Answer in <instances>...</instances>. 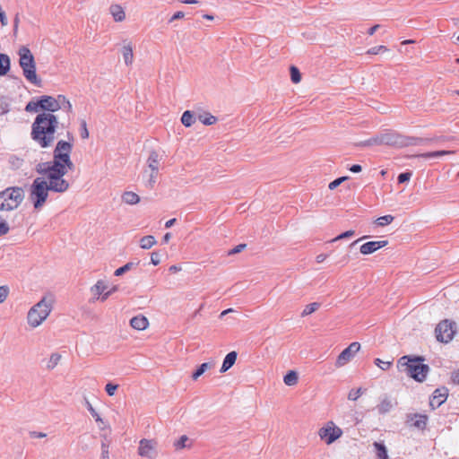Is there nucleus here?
Here are the masks:
<instances>
[{"mask_svg": "<svg viewBox=\"0 0 459 459\" xmlns=\"http://www.w3.org/2000/svg\"><path fill=\"white\" fill-rule=\"evenodd\" d=\"M56 124V117L52 113L39 114L31 126L32 140L42 148L49 146L55 138Z\"/></svg>", "mask_w": 459, "mask_h": 459, "instance_id": "nucleus-1", "label": "nucleus"}, {"mask_svg": "<svg viewBox=\"0 0 459 459\" xmlns=\"http://www.w3.org/2000/svg\"><path fill=\"white\" fill-rule=\"evenodd\" d=\"M423 360L424 358L420 356H403L399 359L397 367L414 380L423 382L429 372V367L422 363Z\"/></svg>", "mask_w": 459, "mask_h": 459, "instance_id": "nucleus-2", "label": "nucleus"}, {"mask_svg": "<svg viewBox=\"0 0 459 459\" xmlns=\"http://www.w3.org/2000/svg\"><path fill=\"white\" fill-rule=\"evenodd\" d=\"M57 192V182H47L45 178H36L30 187L29 200L34 209H40L46 203L48 191Z\"/></svg>", "mask_w": 459, "mask_h": 459, "instance_id": "nucleus-3", "label": "nucleus"}, {"mask_svg": "<svg viewBox=\"0 0 459 459\" xmlns=\"http://www.w3.org/2000/svg\"><path fill=\"white\" fill-rule=\"evenodd\" d=\"M445 137H437L433 139V141H446ZM429 141V139L422 138H415V137H405L398 134L394 131H385L380 134H378V142L381 145H390V146H410V145H419L422 144L424 142ZM432 141V139L430 140Z\"/></svg>", "mask_w": 459, "mask_h": 459, "instance_id": "nucleus-4", "label": "nucleus"}, {"mask_svg": "<svg viewBox=\"0 0 459 459\" xmlns=\"http://www.w3.org/2000/svg\"><path fill=\"white\" fill-rule=\"evenodd\" d=\"M20 65L22 68L24 77L32 84L40 86L41 81L36 74V65L32 54L30 49L23 47L19 51Z\"/></svg>", "mask_w": 459, "mask_h": 459, "instance_id": "nucleus-5", "label": "nucleus"}, {"mask_svg": "<svg viewBox=\"0 0 459 459\" xmlns=\"http://www.w3.org/2000/svg\"><path fill=\"white\" fill-rule=\"evenodd\" d=\"M24 198L22 187H8L0 192V211H12L16 209Z\"/></svg>", "mask_w": 459, "mask_h": 459, "instance_id": "nucleus-6", "label": "nucleus"}, {"mask_svg": "<svg viewBox=\"0 0 459 459\" xmlns=\"http://www.w3.org/2000/svg\"><path fill=\"white\" fill-rule=\"evenodd\" d=\"M50 312V307L43 299L34 305L28 312V324L32 327L39 326L47 318Z\"/></svg>", "mask_w": 459, "mask_h": 459, "instance_id": "nucleus-7", "label": "nucleus"}, {"mask_svg": "<svg viewBox=\"0 0 459 459\" xmlns=\"http://www.w3.org/2000/svg\"><path fill=\"white\" fill-rule=\"evenodd\" d=\"M36 171L49 182H57V145L53 151V160L49 162H41L36 166Z\"/></svg>", "mask_w": 459, "mask_h": 459, "instance_id": "nucleus-8", "label": "nucleus"}, {"mask_svg": "<svg viewBox=\"0 0 459 459\" xmlns=\"http://www.w3.org/2000/svg\"><path fill=\"white\" fill-rule=\"evenodd\" d=\"M91 293L92 294V298L91 299V302L96 300H100L101 302L106 301L113 293L118 290V286L114 285L109 290H108V284L103 280H99L97 282L91 287Z\"/></svg>", "mask_w": 459, "mask_h": 459, "instance_id": "nucleus-9", "label": "nucleus"}, {"mask_svg": "<svg viewBox=\"0 0 459 459\" xmlns=\"http://www.w3.org/2000/svg\"><path fill=\"white\" fill-rule=\"evenodd\" d=\"M342 430L333 421L330 420L318 430L319 437L327 445L333 444L342 436Z\"/></svg>", "mask_w": 459, "mask_h": 459, "instance_id": "nucleus-10", "label": "nucleus"}, {"mask_svg": "<svg viewBox=\"0 0 459 459\" xmlns=\"http://www.w3.org/2000/svg\"><path fill=\"white\" fill-rule=\"evenodd\" d=\"M435 333L438 342L447 343L455 333V324L447 319L443 320L437 325Z\"/></svg>", "mask_w": 459, "mask_h": 459, "instance_id": "nucleus-11", "label": "nucleus"}, {"mask_svg": "<svg viewBox=\"0 0 459 459\" xmlns=\"http://www.w3.org/2000/svg\"><path fill=\"white\" fill-rule=\"evenodd\" d=\"M137 453L141 457L156 459L159 455L158 442L155 439L142 438L139 441Z\"/></svg>", "mask_w": 459, "mask_h": 459, "instance_id": "nucleus-12", "label": "nucleus"}, {"mask_svg": "<svg viewBox=\"0 0 459 459\" xmlns=\"http://www.w3.org/2000/svg\"><path fill=\"white\" fill-rule=\"evenodd\" d=\"M360 344L357 342H351L347 348H345L337 357L335 366L337 368L343 367L349 361H351L356 353L359 351Z\"/></svg>", "mask_w": 459, "mask_h": 459, "instance_id": "nucleus-13", "label": "nucleus"}, {"mask_svg": "<svg viewBox=\"0 0 459 459\" xmlns=\"http://www.w3.org/2000/svg\"><path fill=\"white\" fill-rule=\"evenodd\" d=\"M59 110H62L65 113V117L63 118L62 122H59L62 126H65L69 125L71 118L73 117L72 111V104L63 95L59 94Z\"/></svg>", "mask_w": 459, "mask_h": 459, "instance_id": "nucleus-14", "label": "nucleus"}, {"mask_svg": "<svg viewBox=\"0 0 459 459\" xmlns=\"http://www.w3.org/2000/svg\"><path fill=\"white\" fill-rule=\"evenodd\" d=\"M387 244V240L368 241L360 246L359 251L362 255H370L385 247Z\"/></svg>", "mask_w": 459, "mask_h": 459, "instance_id": "nucleus-15", "label": "nucleus"}, {"mask_svg": "<svg viewBox=\"0 0 459 459\" xmlns=\"http://www.w3.org/2000/svg\"><path fill=\"white\" fill-rule=\"evenodd\" d=\"M446 398L447 389L444 387L437 388L434 391L432 397L429 400V405L432 409L437 408L446 402Z\"/></svg>", "mask_w": 459, "mask_h": 459, "instance_id": "nucleus-16", "label": "nucleus"}, {"mask_svg": "<svg viewBox=\"0 0 459 459\" xmlns=\"http://www.w3.org/2000/svg\"><path fill=\"white\" fill-rule=\"evenodd\" d=\"M428 416L420 413H410L407 415V423L419 429H424L427 426Z\"/></svg>", "mask_w": 459, "mask_h": 459, "instance_id": "nucleus-17", "label": "nucleus"}, {"mask_svg": "<svg viewBox=\"0 0 459 459\" xmlns=\"http://www.w3.org/2000/svg\"><path fill=\"white\" fill-rule=\"evenodd\" d=\"M40 110L48 111V113L55 112L57 108V100L51 96L43 95L38 99Z\"/></svg>", "mask_w": 459, "mask_h": 459, "instance_id": "nucleus-18", "label": "nucleus"}, {"mask_svg": "<svg viewBox=\"0 0 459 459\" xmlns=\"http://www.w3.org/2000/svg\"><path fill=\"white\" fill-rule=\"evenodd\" d=\"M130 325L135 330L142 331L148 327L149 321L144 316L139 315L131 318Z\"/></svg>", "mask_w": 459, "mask_h": 459, "instance_id": "nucleus-19", "label": "nucleus"}, {"mask_svg": "<svg viewBox=\"0 0 459 459\" xmlns=\"http://www.w3.org/2000/svg\"><path fill=\"white\" fill-rule=\"evenodd\" d=\"M237 357L238 353L235 351L229 352L223 359L220 372L225 373L228 371L235 364Z\"/></svg>", "mask_w": 459, "mask_h": 459, "instance_id": "nucleus-20", "label": "nucleus"}, {"mask_svg": "<svg viewBox=\"0 0 459 459\" xmlns=\"http://www.w3.org/2000/svg\"><path fill=\"white\" fill-rule=\"evenodd\" d=\"M64 166L68 167L71 171L75 169L74 164L72 162L70 159V154L68 153H59V176L63 173Z\"/></svg>", "mask_w": 459, "mask_h": 459, "instance_id": "nucleus-21", "label": "nucleus"}, {"mask_svg": "<svg viewBox=\"0 0 459 459\" xmlns=\"http://www.w3.org/2000/svg\"><path fill=\"white\" fill-rule=\"evenodd\" d=\"M122 55L126 65H131L134 61L133 46L130 42L125 44L122 48Z\"/></svg>", "mask_w": 459, "mask_h": 459, "instance_id": "nucleus-22", "label": "nucleus"}, {"mask_svg": "<svg viewBox=\"0 0 459 459\" xmlns=\"http://www.w3.org/2000/svg\"><path fill=\"white\" fill-rule=\"evenodd\" d=\"M159 154L157 152L152 151L147 160V164L150 171H154V173H159Z\"/></svg>", "mask_w": 459, "mask_h": 459, "instance_id": "nucleus-23", "label": "nucleus"}, {"mask_svg": "<svg viewBox=\"0 0 459 459\" xmlns=\"http://www.w3.org/2000/svg\"><path fill=\"white\" fill-rule=\"evenodd\" d=\"M109 12L116 22H123L126 18L125 11L119 4H112Z\"/></svg>", "mask_w": 459, "mask_h": 459, "instance_id": "nucleus-24", "label": "nucleus"}, {"mask_svg": "<svg viewBox=\"0 0 459 459\" xmlns=\"http://www.w3.org/2000/svg\"><path fill=\"white\" fill-rule=\"evenodd\" d=\"M11 60L6 54L0 53V76L7 74L10 70Z\"/></svg>", "mask_w": 459, "mask_h": 459, "instance_id": "nucleus-25", "label": "nucleus"}, {"mask_svg": "<svg viewBox=\"0 0 459 459\" xmlns=\"http://www.w3.org/2000/svg\"><path fill=\"white\" fill-rule=\"evenodd\" d=\"M455 153L454 151H435V152H424V153H420V154H418L417 157H420V158H423V159H430V158H439V157H442V156H445V155H450V154H453Z\"/></svg>", "mask_w": 459, "mask_h": 459, "instance_id": "nucleus-26", "label": "nucleus"}, {"mask_svg": "<svg viewBox=\"0 0 459 459\" xmlns=\"http://www.w3.org/2000/svg\"><path fill=\"white\" fill-rule=\"evenodd\" d=\"M122 200L127 204H136L140 202V197L134 192H125L122 195Z\"/></svg>", "mask_w": 459, "mask_h": 459, "instance_id": "nucleus-27", "label": "nucleus"}, {"mask_svg": "<svg viewBox=\"0 0 459 459\" xmlns=\"http://www.w3.org/2000/svg\"><path fill=\"white\" fill-rule=\"evenodd\" d=\"M374 446L378 459H388L387 449L383 443L375 442Z\"/></svg>", "mask_w": 459, "mask_h": 459, "instance_id": "nucleus-28", "label": "nucleus"}, {"mask_svg": "<svg viewBox=\"0 0 459 459\" xmlns=\"http://www.w3.org/2000/svg\"><path fill=\"white\" fill-rule=\"evenodd\" d=\"M157 243L155 238L152 235L144 236L140 239V247L143 249H150Z\"/></svg>", "mask_w": 459, "mask_h": 459, "instance_id": "nucleus-29", "label": "nucleus"}, {"mask_svg": "<svg viewBox=\"0 0 459 459\" xmlns=\"http://www.w3.org/2000/svg\"><path fill=\"white\" fill-rule=\"evenodd\" d=\"M393 407V404H392V402L390 399H388L387 397L384 398L380 403L377 406V411L380 414H385V413H387L388 411H390V410L392 409Z\"/></svg>", "mask_w": 459, "mask_h": 459, "instance_id": "nucleus-30", "label": "nucleus"}, {"mask_svg": "<svg viewBox=\"0 0 459 459\" xmlns=\"http://www.w3.org/2000/svg\"><path fill=\"white\" fill-rule=\"evenodd\" d=\"M195 121V116H194V113L190 110H186L182 117H181V122L182 124L186 126V127H189L191 126Z\"/></svg>", "mask_w": 459, "mask_h": 459, "instance_id": "nucleus-31", "label": "nucleus"}, {"mask_svg": "<svg viewBox=\"0 0 459 459\" xmlns=\"http://www.w3.org/2000/svg\"><path fill=\"white\" fill-rule=\"evenodd\" d=\"M283 382L285 385L291 386L297 384L298 382V374L295 371H289L283 377Z\"/></svg>", "mask_w": 459, "mask_h": 459, "instance_id": "nucleus-32", "label": "nucleus"}, {"mask_svg": "<svg viewBox=\"0 0 459 459\" xmlns=\"http://www.w3.org/2000/svg\"><path fill=\"white\" fill-rule=\"evenodd\" d=\"M212 365L208 362L202 363L197 369L193 373L192 378L193 380H196L199 377H201L207 369L211 368Z\"/></svg>", "mask_w": 459, "mask_h": 459, "instance_id": "nucleus-33", "label": "nucleus"}, {"mask_svg": "<svg viewBox=\"0 0 459 459\" xmlns=\"http://www.w3.org/2000/svg\"><path fill=\"white\" fill-rule=\"evenodd\" d=\"M319 307H320V303H318V302L310 303L305 307V308L303 309V311L301 313V316L302 317L307 316L314 313L315 311H316Z\"/></svg>", "mask_w": 459, "mask_h": 459, "instance_id": "nucleus-34", "label": "nucleus"}, {"mask_svg": "<svg viewBox=\"0 0 459 459\" xmlns=\"http://www.w3.org/2000/svg\"><path fill=\"white\" fill-rule=\"evenodd\" d=\"M100 459H109V442L106 437L101 442V454Z\"/></svg>", "mask_w": 459, "mask_h": 459, "instance_id": "nucleus-35", "label": "nucleus"}, {"mask_svg": "<svg viewBox=\"0 0 459 459\" xmlns=\"http://www.w3.org/2000/svg\"><path fill=\"white\" fill-rule=\"evenodd\" d=\"M188 441L189 438L186 435H183L180 437L178 440H177L174 443V446L176 447V449H183L185 447H189L190 444H188Z\"/></svg>", "mask_w": 459, "mask_h": 459, "instance_id": "nucleus-36", "label": "nucleus"}, {"mask_svg": "<svg viewBox=\"0 0 459 459\" xmlns=\"http://www.w3.org/2000/svg\"><path fill=\"white\" fill-rule=\"evenodd\" d=\"M73 148V143L69 141L59 140V153H68L70 154Z\"/></svg>", "mask_w": 459, "mask_h": 459, "instance_id": "nucleus-37", "label": "nucleus"}, {"mask_svg": "<svg viewBox=\"0 0 459 459\" xmlns=\"http://www.w3.org/2000/svg\"><path fill=\"white\" fill-rule=\"evenodd\" d=\"M136 264H134V263H133V262H129V263L126 264L125 265H123V266H121V267L117 268V269L115 271L114 274H115L116 276H121V275H123L125 273H126V272L130 271V270H131L133 267H134Z\"/></svg>", "mask_w": 459, "mask_h": 459, "instance_id": "nucleus-38", "label": "nucleus"}, {"mask_svg": "<svg viewBox=\"0 0 459 459\" xmlns=\"http://www.w3.org/2000/svg\"><path fill=\"white\" fill-rule=\"evenodd\" d=\"M394 217L392 215H384L376 220V224L380 227L386 226L394 221Z\"/></svg>", "mask_w": 459, "mask_h": 459, "instance_id": "nucleus-39", "label": "nucleus"}, {"mask_svg": "<svg viewBox=\"0 0 459 459\" xmlns=\"http://www.w3.org/2000/svg\"><path fill=\"white\" fill-rule=\"evenodd\" d=\"M290 79H291L292 82L298 83L300 82L301 74H300L299 70L296 66H293V65L290 66Z\"/></svg>", "mask_w": 459, "mask_h": 459, "instance_id": "nucleus-40", "label": "nucleus"}, {"mask_svg": "<svg viewBox=\"0 0 459 459\" xmlns=\"http://www.w3.org/2000/svg\"><path fill=\"white\" fill-rule=\"evenodd\" d=\"M25 110L27 112H39L40 110L39 108V100H32L30 101H29L25 107Z\"/></svg>", "mask_w": 459, "mask_h": 459, "instance_id": "nucleus-41", "label": "nucleus"}, {"mask_svg": "<svg viewBox=\"0 0 459 459\" xmlns=\"http://www.w3.org/2000/svg\"><path fill=\"white\" fill-rule=\"evenodd\" d=\"M386 51H388V48L385 46L380 45V46H376V47L370 48L367 51V53L368 55H377L381 52H386Z\"/></svg>", "mask_w": 459, "mask_h": 459, "instance_id": "nucleus-42", "label": "nucleus"}, {"mask_svg": "<svg viewBox=\"0 0 459 459\" xmlns=\"http://www.w3.org/2000/svg\"><path fill=\"white\" fill-rule=\"evenodd\" d=\"M363 394L362 388L351 389L348 394V399L356 401Z\"/></svg>", "mask_w": 459, "mask_h": 459, "instance_id": "nucleus-43", "label": "nucleus"}, {"mask_svg": "<svg viewBox=\"0 0 459 459\" xmlns=\"http://www.w3.org/2000/svg\"><path fill=\"white\" fill-rule=\"evenodd\" d=\"M355 235V231L351 230H347L345 232H342L341 233L340 235H338L337 237H335L334 238H333L331 240V242H335V241H338V240H341V239H344V238H350V237H352Z\"/></svg>", "mask_w": 459, "mask_h": 459, "instance_id": "nucleus-44", "label": "nucleus"}, {"mask_svg": "<svg viewBox=\"0 0 459 459\" xmlns=\"http://www.w3.org/2000/svg\"><path fill=\"white\" fill-rule=\"evenodd\" d=\"M158 174L159 173H154V171H150L149 178H148L147 184H146L149 188L152 189L154 187V186L156 184Z\"/></svg>", "mask_w": 459, "mask_h": 459, "instance_id": "nucleus-45", "label": "nucleus"}, {"mask_svg": "<svg viewBox=\"0 0 459 459\" xmlns=\"http://www.w3.org/2000/svg\"><path fill=\"white\" fill-rule=\"evenodd\" d=\"M375 364L377 367H379L382 370H387L391 367L392 362L391 361H384L380 359H376Z\"/></svg>", "mask_w": 459, "mask_h": 459, "instance_id": "nucleus-46", "label": "nucleus"}, {"mask_svg": "<svg viewBox=\"0 0 459 459\" xmlns=\"http://www.w3.org/2000/svg\"><path fill=\"white\" fill-rule=\"evenodd\" d=\"M9 294V287L7 285L0 286V304L3 303Z\"/></svg>", "mask_w": 459, "mask_h": 459, "instance_id": "nucleus-47", "label": "nucleus"}, {"mask_svg": "<svg viewBox=\"0 0 459 459\" xmlns=\"http://www.w3.org/2000/svg\"><path fill=\"white\" fill-rule=\"evenodd\" d=\"M57 366V354L52 353L49 360L48 361L47 368L49 369H53Z\"/></svg>", "mask_w": 459, "mask_h": 459, "instance_id": "nucleus-48", "label": "nucleus"}, {"mask_svg": "<svg viewBox=\"0 0 459 459\" xmlns=\"http://www.w3.org/2000/svg\"><path fill=\"white\" fill-rule=\"evenodd\" d=\"M411 172H403L399 174L397 181L399 184L408 182L411 179Z\"/></svg>", "mask_w": 459, "mask_h": 459, "instance_id": "nucleus-49", "label": "nucleus"}, {"mask_svg": "<svg viewBox=\"0 0 459 459\" xmlns=\"http://www.w3.org/2000/svg\"><path fill=\"white\" fill-rule=\"evenodd\" d=\"M80 134L82 139L89 137V131L87 129V124L85 120H82L81 122Z\"/></svg>", "mask_w": 459, "mask_h": 459, "instance_id": "nucleus-50", "label": "nucleus"}, {"mask_svg": "<svg viewBox=\"0 0 459 459\" xmlns=\"http://www.w3.org/2000/svg\"><path fill=\"white\" fill-rule=\"evenodd\" d=\"M117 388L118 385H115L112 383H108L105 386V390L109 396L114 395Z\"/></svg>", "mask_w": 459, "mask_h": 459, "instance_id": "nucleus-51", "label": "nucleus"}, {"mask_svg": "<svg viewBox=\"0 0 459 459\" xmlns=\"http://www.w3.org/2000/svg\"><path fill=\"white\" fill-rule=\"evenodd\" d=\"M347 178H348L347 177H341V178L334 179L333 181H332L329 184V186H328L329 189L333 190L339 185H341L343 181H345Z\"/></svg>", "mask_w": 459, "mask_h": 459, "instance_id": "nucleus-52", "label": "nucleus"}, {"mask_svg": "<svg viewBox=\"0 0 459 459\" xmlns=\"http://www.w3.org/2000/svg\"><path fill=\"white\" fill-rule=\"evenodd\" d=\"M70 183L64 178L59 176V193L65 192L68 189Z\"/></svg>", "mask_w": 459, "mask_h": 459, "instance_id": "nucleus-53", "label": "nucleus"}, {"mask_svg": "<svg viewBox=\"0 0 459 459\" xmlns=\"http://www.w3.org/2000/svg\"><path fill=\"white\" fill-rule=\"evenodd\" d=\"M246 247H247L246 244H239V245L236 246L234 248L229 250L228 255H233L238 253H240L241 251H243L246 248Z\"/></svg>", "mask_w": 459, "mask_h": 459, "instance_id": "nucleus-54", "label": "nucleus"}, {"mask_svg": "<svg viewBox=\"0 0 459 459\" xmlns=\"http://www.w3.org/2000/svg\"><path fill=\"white\" fill-rule=\"evenodd\" d=\"M216 121L217 118L212 115H209L208 117L202 119L203 124L206 126L213 125Z\"/></svg>", "mask_w": 459, "mask_h": 459, "instance_id": "nucleus-55", "label": "nucleus"}, {"mask_svg": "<svg viewBox=\"0 0 459 459\" xmlns=\"http://www.w3.org/2000/svg\"><path fill=\"white\" fill-rule=\"evenodd\" d=\"M378 140V135L375 136V137H372L365 142L362 143V145L363 146H369V145H381L378 142H377Z\"/></svg>", "mask_w": 459, "mask_h": 459, "instance_id": "nucleus-56", "label": "nucleus"}, {"mask_svg": "<svg viewBox=\"0 0 459 459\" xmlns=\"http://www.w3.org/2000/svg\"><path fill=\"white\" fill-rule=\"evenodd\" d=\"M151 262L153 265H158L160 263V255L157 252H152L151 255Z\"/></svg>", "mask_w": 459, "mask_h": 459, "instance_id": "nucleus-57", "label": "nucleus"}, {"mask_svg": "<svg viewBox=\"0 0 459 459\" xmlns=\"http://www.w3.org/2000/svg\"><path fill=\"white\" fill-rule=\"evenodd\" d=\"M184 17H185V13H184L183 12H181V11H178V12L175 13L172 15V17L169 19V22H174V21H176V20H179V19H182V18H184Z\"/></svg>", "mask_w": 459, "mask_h": 459, "instance_id": "nucleus-58", "label": "nucleus"}, {"mask_svg": "<svg viewBox=\"0 0 459 459\" xmlns=\"http://www.w3.org/2000/svg\"><path fill=\"white\" fill-rule=\"evenodd\" d=\"M451 379L454 384L459 385V368L452 372Z\"/></svg>", "mask_w": 459, "mask_h": 459, "instance_id": "nucleus-59", "label": "nucleus"}, {"mask_svg": "<svg viewBox=\"0 0 459 459\" xmlns=\"http://www.w3.org/2000/svg\"><path fill=\"white\" fill-rule=\"evenodd\" d=\"M88 410L89 411L91 412V414L92 415L93 418H95V420L98 421V420H101L100 415L97 413V411L93 409V407L91 406V403H88Z\"/></svg>", "mask_w": 459, "mask_h": 459, "instance_id": "nucleus-60", "label": "nucleus"}, {"mask_svg": "<svg viewBox=\"0 0 459 459\" xmlns=\"http://www.w3.org/2000/svg\"><path fill=\"white\" fill-rule=\"evenodd\" d=\"M47 435L43 432H38V431H30V437L31 438H41V437H45Z\"/></svg>", "mask_w": 459, "mask_h": 459, "instance_id": "nucleus-61", "label": "nucleus"}, {"mask_svg": "<svg viewBox=\"0 0 459 459\" xmlns=\"http://www.w3.org/2000/svg\"><path fill=\"white\" fill-rule=\"evenodd\" d=\"M349 169L353 173H359L362 170V167L359 164H354Z\"/></svg>", "mask_w": 459, "mask_h": 459, "instance_id": "nucleus-62", "label": "nucleus"}, {"mask_svg": "<svg viewBox=\"0 0 459 459\" xmlns=\"http://www.w3.org/2000/svg\"><path fill=\"white\" fill-rule=\"evenodd\" d=\"M0 22L2 26L7 25V18L4 11L0 12Z\"/></svg>", "mask_w": 459, "mask_h": 459, "instance_id": "nucleus-63", "label": "nucleus"}, {"mask_svg": "<svg viewBox=\"0 0 459 459\" xmlns=\"http://www.w3.org/2000/svg\"><path fill=\"white\" fill-rule=\"evenodd\" d=\"M326 257H327L326 255L319 254L318 255H316V263L320 264V263H323L326 259Z\"/></svg>", "mask_w": 459, "mask_h": 459, "instance_id": "nucleus-64", "label": "nucleus"}]
</instances>
